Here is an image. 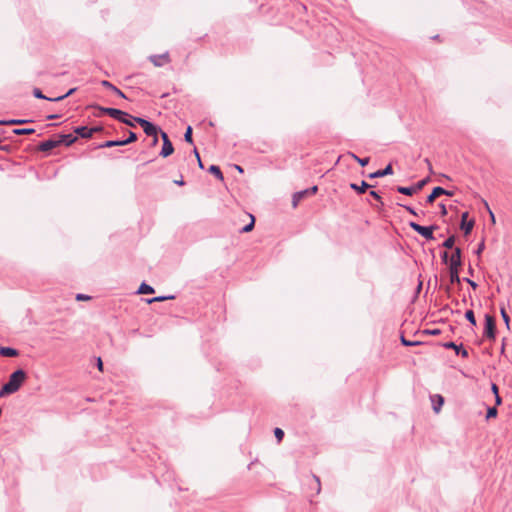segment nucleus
Returning a JSON list of instances; mask_svg holds the SVG:
<instances>
[{"label": "nucleus", "instance_id": "obj_1", "mask_svg": "<svg viewBox=\"0 0 512 512\" xmlns=\"http://www.w3.org/2000/svg\"><path fill=\"white\" fill-rule=\"evenodd\" d=\"M26 378V373L22 369H18L15 372H13L7 383H5L1 390H0V396L12 394L19 390L22 383L24 382Z\"/></svg>", "mask_w": 512, "mask_h": 512}, {"label": "nucleus", "instance_id": "obj_2", "mask_svg": "<svg viewBox=\"0 0 512 512\" xmlns=\"http://www.w3.org/2000/svg\"><path fill=\"white\" fill-rule=\"evenodd\" d=\"M450 282L460 283L461 279L459 277V267L461 266V250L460 248H455L454 253L450 257Z\"/></svg>", "mask_w": 512, "mask_h": 512}, {"label": "nucleus", "instance_id": "obj_3", "mask_svg": "<svg viewBox=\"0 0 512 512\" xmlns=\"http://www.w3.org/2000/svg\"><path fill=\"white\" fill-rule=\"evenodd\" d=\"M135 122L138 123L142 127L143 131L148 136H153L154 137L153 142L157 143L158 128L154 124H152L151 122H149L145 119L130 116V127H134Z\"/></svg>", "mask_w": 512, "mask_h": 512}, {"label": "nucleus", "instance_id": "obj_4", "mask_svg": "<svg viewBox=\"0 0 512 512\" xmlns=\"http://www.w3.org/2000/svg\"><path fill=\"white\" fill-rule=\"evenodd\" d=\"M98 109L100 110V113L97 114V116H101L102 114H108L112 118L117 119L124 124H128V113H126L125 111L116 108L104 107H99Z\"/></svg>", "mask_w": 512, "mask_h": 512}, {"label": "nucleus", "instance_id": "obj_5", "mask_svg": "<svg viewBox=\"0 0 512 512\" xmlns=\"http://www.w3.org/2000/svg\"><path fill=\"white\" fill-rule=\"evenodd\" d=\"M409 226L417 233H419L421 236H423L427 240H434L433 231L436 228V226H422L419 225L416 222H410Z\"/></svg>", "mask_w": 512, "mask_h": 512}, {"label": "nucleus", "instance_id": "obj_6", "mask_svg": "<svg viewBox=\"0 0 512 512\" xmlns=\"http://www.w3.org/2000/svg\"><path fill=\"white\" fill-rule=\"evenodd\" d=\"M484 336L487 337L490 340H495V336H496L495 320L489 314L485 315Z\"/></svg>", "mask_w": 512, "mask_h": 512}, {"label": "nucleus", "instance_id": "obj_7", "mask_svg": "<svg viewBox=\"0 0 512 512\" xmlns=\"http://www.w3.org/2000/svg\"><path fill=\"white\" fill-rule=\"evenodd\" d=\"M161 136L163 139V146H162L160 155L165 158L173 153L174 148L165 132H161Z\"/></svg>", "mask_w": 512, "mask_h": 512}, {"label": "nucleus", "instance_id": "obj_8", "mask_svg": "<svg viewBox=\"0 0 512 512\" xmlns=\"http://www.w3.org/2000/svg\"><path fill=\"white\" fill-rule=\"evenodd\" d=\"M440 195H448V196H452L453 193L448 191V190H445L444 188L442 187H435L433 190H432V193L427 197V202L428 203H432L438 196Z\"/></svg>", "mask_w": 512, "mask_h": 512}, {"label": "nucleus", "instance_id": "obj_9", "mask_svg": "<svg viewBox=\"0 0 512 512\" xmlns=\"http://www.w3.org/2000/svg\"><path fill=\"white\" fill-rule=\"evenodd\" d=\"M443 346L448 349H454L457 355H461L464 358L468 357V351L464 349L462 345H457L454 342H446Z\"/></svg>", "mask_w": 512, "mask_h": 512}, {"label": "nucleus", "instance_id": "obj_10", "mask_svg": "<svg viewBox=\"0 0 512 512\" xmlns=\"http://www.w3.org/2000/svg\"><path fill=\"white\" fill-rule=\"evenodd\" d=\"M75 133L82 138H90L94 132L98 131L97 128H88L86 126H79L75 130Z\"/></svg>", "mask_w": 512, "mask_h": 512}, {"label": "nucleus", "instance_id": "obj_11", "mask_svg": "<svg viewBox=\"0 0 512 512\" xmlns=\"http://www.w3.org/2000/svg\"><path fill=\"white\" fill-rule=\"evenodd\" d=\"M468 213L464 212L461 216V229L464 230V233L467 235L469 234L474 226V221L470 220L467 222Z\"/></svg>", "mask_w": 512, "mask_h": 512}, {"label": "nucleus", "instance_id": "obj_12", "mask_svg": "<svg viewBox=\"0 0 512 512\" xmlns=\"http://www.w3.org/2000/svg\"><path fill=\"white\" fill-rule=\"evenodd\" d=\"M150 60L155 66L160 67L169 62V55L168 53L153 55L150 57Z\"/></svg>", "mask_w": 512, "mask_h": 512}, {"label": "nucleus", "instance_id": "obj_13", "mask_svg": "<svg viewBox=\"0 0 512 512\" xmlns=\"http://www.w3.org/2000/svg\"><path fill=\"white\" fill-rule=\"evenodd\" d=\"M59 144H61V141L49 139L41 142L39 145V149L40 151L47 152L57 147Z\"/></svg>", "mask_w": 512, "mask_h": 512}, {"label": "nucleus", "instance_id": "obj_14", "mask_svg": "<svg viewBox=\"0 0 512 512\" xmlns=\"http://www.w3.org/2000/svg\"><path fill=\"white\" fill-rule=\"evenodd\" d=\"M392 173H393V169H392L391 164H389L384 169L378 170L376 172L369 174L368 177L373 179V178H379V177L391 175Z\"/></svg>", "mask_w": 512, "mask_h": 512}, {"label": "nucleus", "instance_id": "obj_15", "mask_svg": "<svg viewBox=\"0 0 512 512\" xmlns=\"http://www.w3.org/2000/svg\"><path fill=\"white\" fill-rule=\"evenodd\" d=\"M0 355H2L4 357H15L18 355V351L11 347H1Z\"/></svg>", "mask_w": 512, "mask_h": 512}, {"label": "nucleus", "instance_id": "obj_16", "mask_svg": "<svg viewBox=\"0 0 512 512\" xmlns=\"http://www.w3.org/2000/svg\"><path fill=\"white\" fill-rule=\"evenodd\" d=\"M306 196V192H304V190H301V191H298L296 193L293 194L292 196V205L293 207H297L299 202L304 199Z\"/></svg>", "mask_w": 512, "mask_h": 512}, {"label": "nucleus", "instance_id": "obj_17", "mask_svg": "<svg viewBox=\"0 0 512 512\" xmlns=\"http://www.w3.org/2000/svg\"><path fill=\"white\" fill-rule=\"evenodd\" d=\"M76 137L73 134H63L60 136V139L58 141H61V144H65L66 146H69L73 144L76 141Z\"/></svg>", "mask_w": 512, "mask_h": 512}, {"label": "nucleus", "instance_id": "obj_18", "mask_svg": "<svg viewBox=\"0 0 512 512\" xmlns=\"http://www.w3.org/2000/svg\"><path fill=\"white\" fill-rule=\"evenodd\" d=\"M350 187H351V189H353V190L357 191L358 193L362 194V193H364L370 187V185L367 182L362 181L360 185H357L356 183H351Z\"/></svg>", "mask_w": 512, "mask_h": 512}, {"label": "nucleus", "instance_id": "obj_19", "mask_svg": "<svg viewBox=\"0 0 512 512\" xmlns=\"http://www.w3.org/2000/svg\"><path fill=\"white\" fill-rule=\"evenodd\" d=\"M30 122V120L26 119H10V120H0V125H20Z\"/></svg>", "mask_w": 512, "mask_h": 512}, {"label": "nucleus", "instance_id": "obj_20", "mask_svg": "<svg viewBox=\"0 0 512 512\" xmlns=\"http://www.w3.org/2000/svg\"><path fill=\"white\" fill-rule=\"evenodd\" d=\"M154 293V288L146 283H142L139 289L136 291V294H152Z\"/></svg>", "mask_w": 512, "mask_h": 512}, {"label": "nucleus", "instance_id": "obj_21", "mask_svg": "<svg viewBox=\"0 0 512 512\" xmlns=\"http://www.w3.org/2000/svg\"><path fill=\"white\" fill-rule=\"evenodd\" d=\"M397 191L401 194H404V195H407V196H411L413 195L414 193L417 192V188H415L414 186L413 187H403V186H399L397 188Z\"/></svg>", "mask_w": 512, "mask_h": 512}, {"label": "nucleus", "instance_id": "obj_22", "mask_svg": "<svg viewBox=\"0 0 512 512\" xmlns=\"http://www.w3.org/2000/svg\"><path fill=\"white\" fill-rule=\"evenodd\" d=\"M211 174L217 177L219 180H223V174L220 168L216 165H211L208 170Z\"/></svg>", "mask_w": 512, "mask_h": 512}, {"label": "nucleus", "instance_id": "obj_23", "mask_svg": "<svg viewBox=\"0 0 512 512\" xmlns=\"http://www.w3.org/2000/svg\"><path fill=\"white\" fill-rule=\"evenodd\" d=\"M15 135H28L35 132L33 128H16L12 131Z\"/></svg>", "mask_w": 512, "mask_h": 512}, {"label": "nucleus", "instance_id": "obj_24", "mask_svg": "<svg viewBox=\"0 0 512 512\" xmlns=\"http://www.w3.org/2000/svg\"><path fill=\"white\" fill-rule=\"evenodd\" d=\"M128 144V138L121 140V141H106L104 144L101 145V147H112L115 145H127Z\"/></svg>", "mask_w": 512, "mask_h": 512}, {"label": "nucleus", "instance_id": "obj_25", "mask_svg": "<svg viewBox=\"0 0 512 512\" xmlns=\"http://www.w3.org/2000/svg\"><path fill=\"white\" fill-rule=\"evenodd\" d=\"M170 299H174V296H173V295H169V296H157V297H154V298L148 299V300H147V303H148V304H151V303H154V302H162V301L170 300Z\"/></svg>", "mask_w": 512, "mask_h": 512}, {"label": "nucleus", "instance_id": "obj_26", "mask_svg": "<svg viewBox=\"0 0 512 512\" xmlns=\"http://www.w3.org/2000/svg\"><path fill=\"white\" fill-rule=\"evenodd\" d=\"M33 95H34V97H36L38 99H44V100H48V101H51V99H52L51 97L45 96L39 88L33 89Z\"/></svg>", "mask_w": 512, "mask_h": 512}, {"label": "nucleus", "instance_id": "obj_27", "mask_svg": "<svg viewBox=\"0 0 512 512\" xmlns=\"http://www.w3.org/2000/svg\"><path fill=\"white\" fill-rule=\"evenodd\" d=\"M76 91V88H71L67 93H65L64 95H61V96H57V97H54L53 99H51L52 102H58V101H61L65 98H67L68 96L72 95L74 92Z\"/></svg>", "mask_w": 512, "mask_h": 512}, {"label": "nucleus", "instance_id": "obj_28", "mask_svg": "<svg viewBox=\"0 0 512 512\" xmlns=\"http://www.w3.org/2000/svg\"><path fill=\"white\" fill-rule=\"evenodd\" d=\"M349 155L357 161L361 166H366L369 163V158H359L354 153H349Z\"/></svg>", "mask_w": 512, "mask_h": 512}, {"label": "nucleus", "instance_id": "obj_29", "mask_svg": "<svg viewBox=\"0 0 512 512\" xmlns=\"http://www.w3.org/2000/svg\"><path fill=\"white\" fill-rule=\"evenodd\" d=\"M435 397H437L438 399V402H436V404L434 403L433 404V410L438 413L441 409V406L443 405L444 403V399L441 395H436Z\"/></svg>", "mask_w": 512, "mask_h": 512}, {"label": "nucleus", "instance_id": "obj_30", "mask_svg": "<svg viewBox=\"0 0 512 512\" xmlns=\"http://www.w3.org/2000/svg\"><path fill=\"white\" fill-rule=\"evenodd\" d=\"M500 312H501V316L503 318V321L506 324L507 329H509L510 328V325H509L510 324V317H509V315L507 314V312H506L504 307H502L500 309Z\"/></svg>", "mask_w": 512, "mask_h": 512}, {"label": "nucleus", "instance_id": "obj_31", "mask_svg": "<svg viewBox=\"0 0 512 512\" xmlns=\"http://www.w3.org/2000/svg\"><path fill=\"white\" fill-rule=\"evenodd\" d=\"M465 318L472 324V325H476V319H475V315H474V312L472 310H467L465 312Z\"/></svg>", "mask_w": 512, "mask_h": 512}, {"label": "nucleus", "instance_id": "obj_32", "mask_svg": "<svg viewBox=\"0 0 512 512\" xmlns=\"http://www.w3.org/2000/svg\"><path fill=\"white\" fill-rule=\"evenodd\" d=\"M250 217H251L250 223L247 224L246 226H244L241 230L244 233L250 232L254 228L255 218L253 215H250Z\"/></svg>", "mask_w": 512, "mask_h": 512}, {"label": "nucleus", "instance_id": "obj_33", "mask_svg": "<svg viewBox=\"0 0 512 512\" xmlns=\"http://www.w3.org/2000/svg\"><path fill=\"white\" fill-rule=\"evenodd\" d=\"M454 243H455V237H454V236H450V237H448V238L444 241L443 246H444L445 248H447V249H451V248H453Z\"/></svg>", "mask_w": 512, "mask_h": 512}, {"label": "nucleus", "instance_id": "obj_34", "mask_svg": "<svg viewBox=\"0 0 512 512\" xmlns=\"http://www.w3.org/2000/svg\"><path fill=\"white\" fill-rule=\"evenodd\" d=\"M401 343L404 346H417V345L421 344L420 341H410V340H407L404 336L401 337Z\"/></svg>", "mask_w": 512, "mask_h": 512}, {"label": "nucleus", "instance_id": "obj_35", "mask_svg": "<svg viewBox=\"0 0 512 512\" xmlns=\"http://www.w3.org/2000/svg\"><path fill=\"white\" fill-rule=\"evenodd\" d=\"M184 139L188 143H192L193 142V140H192V127L191 126L187 127V129L185 131V134H184Z\"/></svg>", "mask_w": 512, "mask_h": 512}, {"label": "nucleus", "instance_id": "obj_36", "mask_svg": "<svg viewBox=\"0 0 512 512\" xmlns=\"http://www.w3.org/2000/svg\"><path fill=\"white\" fill-rule=\"evenodd\" d=\"M102 83H103V85H104V86H107V87L112 88V89H113L115 92H117L121 97L126 98L125 94H124L122 91H120L119 89H117L116 87H114L110 82H108V81H103Z\"/></svg>", "mask_w": 512, "mask_h": 512}, {"label": "nucleus", "instance_id": "obj_37", "mask_svg": "<svg viewBox=\"0 0 512 512\" xmlns=\"http://www.w3.org/2000/svg\"><path fill=\"white\" fill-rule=\"evenodd\" d=\"M497 413H498V411L495 407H489L487 410L486 418L489 419V418L496 417Z\"/></svg>", "mask_w": 512, "mask_h": 512}, {"label": "nucleus", "instance_id": "obj_38", "mask_svg": "<svg viewBox=\"0 0 512 512\" xmlns=\"http://www.w3.org/2000/svg\"><path fill=\"white\" fill-rule=\"evenodd\" d=\"M274 435L277 438V440L280 442L283 439V437H284V432H283L282 429L276 428L274 430Z\"/></svg>", "mask_w": 512, "mask_h": 512}, {"label": "nucleus", "instance_id": "obj_39", "mask_svg": "<svg viewBox=\"0 0 512 512\" xmlns=\"http://www.w3.org/2000/svg\"><path fill=\"white\" fill-rule=\"evenodd\" d=\"M318 190V187L317 186H312L308 189H305L304 192H306V196H309V195H314Z\"/></svg>", "mask_w": 512, "mask_h": 512}, {"label": "nucleus", "instance_id": "obj_40", "mask_svg": "<svg viewBox=\"0 0 512 512\" xmlns=\"http://www.w3.org/2000/svg\"><path fill=\"white\" fill-rule=\"evenodd\" d=\"M89 299H91V297L86 295V294L79 293V294L76 295V300L77 301H85V300H89Z\"/></svg>", "mask_w": 512, "mask_h": 512}, {"label": "nucleus", "instance_id": "obj_41", "mask_svg": "<svg viewBox=\"0 0 512 512\" xmlns=\"http://www.w3.org/2000/svg\"><path fill=\"white\" fill-rule=\"evenodd\" d=\"M427 182H428V178L423 179V180L419 181V182L416 184V186H414V187H415V188H417V191H418V190L422 189V188H423V186H424Z\"/></svg>", "mask_w": 512, "mask_h": 512}, {"label": "nucleus", "instance_id": "obj_42", "mask_svg": "<svg viewBox=\"0 0 512 512\" xmlns=\"http://www.w3.org/2000/svg\"><path fill=\"white\" fill-rule=\"evenodd\" d=\"M484 248H485L484 241H481V243L478 245L477 249L475 250V253L477 255H480L483 252Z\"/></svg>", "mask_w": 512, "mask_h": 512}, {"label": "nucleus", "instance_id": "obj_43", "mask_svg": "<svg viewBox=\"0 0 512 512\" xmlns=\"http://www.w3.org/2000/svg\"><path fill=\"white\" fill-rule=\"evenodd\" d=\"M464 281H466L473 289L477 288V283L469 278H464Z\"/></svg>", "mask_w": 512, "mask_h": 512}, {"label": "nucleus", "instance_id": "obj_44", "mask_svg": "<svg viewBox=\"0 0 512 512\" xmlns=\"http://www.w3.org/2000/svg\"><path fill=\"white\" fill-rule=\"evenodd\" d=\"M410 214L417 216L416 211L410 206H403Z\"/></svg>", "mask_w": 512, "mask_h": 512}, {"label": "nucleus", "instance_id": "obj_45", "mask_svg": "<svg viewBox=\"0 0 512 512\" xmlns=\"http://www.w3.org/2000/svg\"><path fill=\"white\" fill-rule=\"evenodd\" d=\"M425 332L430 334V335H438V334H440V330L439 329L426 330Z\"/></svg>", "mask_w": 512, "mask_h": 512}, {"label": "nucleus", "instance_id": "obj_46", "mask_svg": "<svg viewBox=\"0 0 512 512\" xmlns=\"http://www.w3.org/2000/svg\"><path fill=\"white\" fill-rule=\"evenodd\" d=\"M97 367L100 371L103 370V362L100 357L97 358Z\"/></svg>", "mask_w": 512, "mask_h": 512}, {"label": "nucleus", "instance_id": "obj_47", "mask_svg": "<svg viewBox=\"0 0 512 512\" xmlns=\"http://www.w3.org/2000/svg\"><path fill=\"white\" fill-rule=\"evenodd\" d=\"M137 140L136 133L130 131V143L135 142Z\"/></svg>", "mask_w": 512, "mask_h": 512}, {"label": "nucleus", "instance_id": "obj_48", "mask_svg": "<svg viewBox=\"0 0 512 512\" xmlns=\"http://www.w3.org/2000/svg\"><path fill=\"white\" fill-rule=\"evenodd\" d=\"M370 195H371L373 198H375L376 200H380V199H381V197L379 196L378 192H376V191H373V190H372V191H370Z\"/></svg>", "mask_w": 512, "mask_h": 512}, {"label": "nucleus", "instance_id": "obj_49", "mask_svg": "<svg viewBox=\"0 0 512 512\" xmlns=\"http://www.w3.org/2000/svg\"><path fill=\"white\" fill-rule=\"evenodd\" d=\"M439 207H440V210H441V214L443 216H445L447 214L446 206L444 204H440Z\"/></svg>", "mask_w": 512, "mask_h": 512}, {"label": "nucleus", "instance_id": "obj_50", "mask_svg": "<svg viewBox=\"0 0 512 512\" xmlns=\"http://www.w3.org/2000/svg\"><path fill=\"white\" fill-rule=\"evenodd\" d=\"M492 392L497 395L498 394V386L496 384H492L491 386Z\"/></svg>", "mask_w": 512, "mask_h": 512}, {"label": "nucleus", "instance_id": "obj_51", "mask_svg": "<svg viewBox=\"0 0 512 512\" xmlns=\"http://www.w3.org/2000/svg\"><path fill=\"white\" fill-rule=\"evenodd\" d=\"M424 161L427 164L429 171L432 172V164H431L430 160L428 158H426Z\"/></svg>", "mask_w": 512, "mask_h": 512}, {"label": "nucleus", "instance_id": "obj_52", "mask_svg": "<svg viewBox=\"0 0 512 512\" xmlns=\"http://www.w3.org/2000/svg\"><path fill=\"white\" fill-rule=\"evenodd\" d=\"M442 260L444 263H447L448 262V253L447 252H444L442 254Z\"/></svg>", "mask_w": 512, "mask_h": 512}, {"label": "nucleus", "instance_id": "obj_53", "mask_svg": "<svg viewBox=\"0 0 512 512\" xmlns=\"http://www.w3.org/2000/svg\"><path fill=\"white\" fill-rule=\"evenodd\" d=\"M495 402H496V405H500L502 400H501V397L499 396V394L495 395Z\"/></svg>", "mask_w": 512, "mask_h": 512}, {"label": "nucleus", "instance_id": "obj_54", "mask_svg": "<svg viewBox=\"0 0 512 512\" xmlns=\"http://www.w3.org/2000/svg\"><path fill=\"white\" fill-rule=\"evenodd\" d=\"M314 479H315V480H316V482H317V485H318V489H317V491L319 492V491H320V480H319V478H318L317 476H315V475H314Z\"/></svg>", "mask_w": 512, "mask_h": 512}, {"label": "nucleus", "instance_id": "obj_55", "mask_svg": "<svg viewBox=\"0 0 512 512\" xmlns=\"http://www.w3.org/2000/svg\"><path fill=\"white\" fill-rule=\"evenodd\" d=\"M174 183L177 184V185H180V186L184 185V181L182 179L175 180Z\"/></svg>", "mask_w": 512, "mask_h": 512}, {"label": "nucleus", "instance_id": "obj_56", "mask_svg": "<svg viewBox=\"0 0 512 512\" xmlns=\"http://www.w3.org/2000/svg\"><path fill=\"white\" fill-rule=\"evenodd\" d=\"M235 169L240 172V173H243V168L239 165H235Z\"/></svg>", "mask_w": 512, "mask_h": 512}, {"label": "nucleus", "instance_id": "obj_57", "mask_svg": "<svg viewBox=\"0 0 512 512\" xmlns=\"http://www.w3.org/2000/svg\"><path fill=\"white\" fill-rule=\"evenodd\" d=\"M488 210H489L492 222H495V217H494L493 212L489 208H488Z\"/></svg>", "mask_w": 512, "mask_h": 512}, {"label": "nucleus", "instance_id": "obj_58", "mask_svg": "<svg viewBox=\"0 0 512 512\" xmlns=\"http://www.w3.org/2000/svg\"><path fill=\"white\" fill-rule=\"evenodd\" d=\"M58 117H59V115L54 114V115H49L47 118H48V119H56V118H58Z\"/></svg>", "mask_w": 512, "mask_h": 512}, {"label": "nucleus", "instance_id": "obj_59", "mask_svg": "<svg viewBox=\"0 0 512 512\" xmlns=\"http://www.w3.org/2000/svg\"><path fill=\"white\" fill-rule=\"evenodd\" d=\"M197 160H198V165H199V167H200L201 169H203V168H204V166H203V163H202L201 159L199 158V159H197Z\"/></svg>", "mask_w": 512, "mask_h": 512}, {"label": "nucleus", "instance_id": "obj_60", "mask_svg": "<svg viewBox=\"0 0 512 512\" xmlns=\"http://www.w3.org/2000/svg\"><path fill=\"white\" fill-rule=\"evenodd\" d=\"M194 154H195V156H196V158H197V159H199V158H200V155H199V153H198L197 149H194Z\"/></svg>", "mask_w": 512, "mask_h": 512}, {"label": "nucleus", "instance_id": "obj_61", "mask_svg": "<svg viewBox=\"0 0 512 512\" xmlns=\"http://www.w3.org/2000/svg\"><path fill=\"white\" fill-rule=\"evenodd\" d=\"M469 273H470L471 275L473 274V270H472V268H471V267L469 268Z\"/></svg>", "mask_w": 512, "mask_h": 512}, {"label": "nucleus", "instance_id": "obj_62", "mask_svg": "<svg viewBox=\"0 0 512 512\" xmlns=\"http://www.w3.org/2000/svg\"><path fill=\"white\" fill-rule=\"evenodd\" d=\"M3 133H4V131H3V130H0V135H2Z\"/></svg>", "mask_w": 512, "mask_h": 512}]
</instances>
